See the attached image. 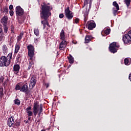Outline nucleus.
Instances as JSON below:
<instances>
[{
	"label": "nucleus",
	"instance_id": "f257e3e1",
	"mask_svg": "<svg viewBox=\"0 0 131 131\" xmlns=\"http://www.w3.org/2000/svg\"><path fill=\"white\" fill-rule=\"evenodd\" d=\"M41 7L40 17L45 19L44 20H41V23L43 25V29H46V25L48 27H51V26H50L49 22L47 20L52 15L51 11L53 10V6H48V4L43 3L41 4Z\"/></svg>",
	"mask_w": 131,
	"mask_h": 131
},
{
	"label": "nucleus",
	"instance_id": "f03ea898",
	"mask_svg": "<svg viewBox=\"0 0 131 131\" xmlns=\"http://www.w3.org/2000/svg\"><path fill=\"white\" fill-rule=\"evenodd\" d=\"M13 54L10 53L7 57L3 56L0 58V67H8L11 63L12 61V56Z\"/></svg>",
	"mask_w": 131,
	"mask_h": 131
},
{
	"label": "nucleus",
	"instance_id": "7ed1b4c3",
	"mask_svg": "<svg viewBox=\"0 0 131 131\" xmlns=\"http://www.w3.org/2000/svg\"><path fill=\"white\" fill-rule=\"evenodd\" d=\"M41 112H42V107L41 106V105H39L38 102H35L33 106L34 115L36 116V115H37V113H38V117H40Z\"/></svg>",
	"mask_w": 131,
	"mask_h": 131
},
{
	"label": "nucleus",
	"instance_id": "20e7f679",
	"mask_svg": "<svg viewBox=\"0 0 131 131\" xmlns=\"http://www.w3.org/2000/svg\"><path fill=\"white\" fill-rule=\"evenodd\" d=\"M28 55L29 58H33L34 56V46L32 45H29L27 46Z\"/></svg>",
	"mask_w": 131,
	"mask_h": 131
},
{
	"label": "nucleus",
	"instance_id": "39448f33",
	"mask_svg": "<svg viewBox=\"0 0 131 131\" xmlns=\"http://www.w3.org/2000/svg\"><path fill=\"white\" fill-rule=\"evenodd\" d=\"M64 13L66 17L68 19V20H71L73 18V13L71 11H70V7H67L65 10Z\"/></svg>",
	"mask_w": 131,
	"mask_h": 131
},
{
	"label": "nucleus",
	"instance_id": "423d86ee",
	"mask_svg": "<svg viewBox=\"0 0 131 131\" xmlns=\"http://www.w3.org/2000/svg\"><path fill=\"white\" fill-rule=\"evenodd\" d=\"M20 92H22L23 93H26L27 96H30V95L32 94L30 90L28 89V86L26 84H24L23 86H21Z\"/></svg>",
	"mask_w": 131,
	"mask_h": 131
},
{
	"label": "nucleus",
	"instance_id": "0eeeda50",
	"mask_svg": "<svg viewBox=\"0 0 131 131\" xmlns=\"http://www.w3.org/2000/svg\"><path fill=\"white\" fill-rule=\"evenodd\" d=\"M86 27L89 30H93L94 28H96V23L94 20H90L87 22Z\"/></svg>",
	"mask_w": 131,
	"mask_h": 131
},
{
	"label": "nucleus",
	"instance_id": "6e6552de",
	"mask_svg": "<svg viewBox=\"0 0 131 131\" xmlns=\"http://www.w3.org/2000/svg\"><path fill=\"white\" fill-rule=\"evenodd\" d=\"M119 47L118 46L116 45V42H114L110 45V52H111V53H113V54H115V53H116V52H117V49L116 48Z\"/></svg>",
	"mask_w": 131,
	"mask_h": 131
},
{
	"label": "nucleus",
	"instance_id": "1a4fd4ad",
	"mask_svg": "<svg viewBox=\"0 0 131 131\" xmlns=\"http://www.w3.org/2000/svg\"><path fill=\"white\" fill-rule=\"evenodd\" d=\"M7 124L8 126L13 127H15V117L14 116H12L8 118Z\"/></svg>",
	"mask_w": 131,
	"mask_h": 131
},
{
	"label": "nucleus",
	"instance_id": "9d476101",
	"mask_svg": "<svg viewBox=\"0 0 131 131\" xmlns=\"http://www.w3.org/2000/svg\"><path fill=\"white\" fill-rule=\"evenodd\" d=\"M16 16H22L24 14V10L21 8V6H17L15 8Z\"/></svg>",
	"mask_w": 131,
	"mask_h": 131
},
{
	"label": "nucleus",
	"instance_id": "9b49d317",
	"mask_svg": "<svg viewBox=\"0 0 131 131\" xmlns=\"http://www.w3.org/2000/svg\"><path fill=\"white\" fill-rule=\"evenodd\" d=\"M67 46V42L65 40H62L59 45V50L63 51L64 49H66Z\"/></svg>",
	"mask_w": 131,
	"mask_h": 131
},
{
	"label": "nucleus",
	"instance_id": "f8f14e48",
	"mask_svg": "<svg viewBox=\"0 0 131 131\" xmlns=\"http://www.w3.org/2000/svg\"><path fill=\"white\" fill-rule=\"evenodd\" d=\"M123 41L124 43H129L131 41V38L129 37L127 34H125L123 36Z\"/></svg>",
	"mask_w": 131,
	"mask_h": 131
},
{
	"label": "nucleus",
	"instance_id": "ddd939ff",
	"mask_svg": "<svg viewBox=\"0 0 131 131\" xmlns=\"http://www.w3.org/2000/svg\"><path fill=\"white\" fill-rule=\"evenodd\" d=\"M36 83V79H35L34 78H32L29 84L30 90H32V88L34 86H35Z\"/></svg>",
	"mask_w": 131,
	"mask_h": 131
},
{
	"label": "nucleus",
	"instance_id": "4468645a",
	"mask_svg": "<svg viewBox=\"0 0 131 131\" xmlns=\"http://www.w3.org/2000/svg\"><path fill=\"white\" fill-rule=\"evenodd\" d=\"M13 70L16 73H18L19 70H20V66H19V64L14 65L13 67Z\"/></svg>",
	"mask_w": 131,
	"mask_h": 131
},
{
	"label": "nucleus",
	"instance_id": "2eb2a0df",
	"mask_svg": "<svg viewBox=\"0 0 131 131\" xmlns=\"http://www.w3.org/2000/svg\"><path fill=\"white\" fill-rule=\"evenodd\" d=\"M68 59L70 64H73L74 63V58H73L72 55H69V56H68Z\"/></svg>",
	"mask_w": 131,
	"mask_h": 131
},
{
	"label": "nucleus",
	"instance_id": "dca6fc26",
	"mask_svg": "<svg viewBox=\"0 0 131 131\" xmlns=\"http://www.w3.org/2000/svg\"><path fill=\"white\" fill-rule=\"evenodd\" d=\"M60 39H62V40H65V33L64 32V30H62L60 34Z\"/></svg>",
	"mask_w": 131,
	"mask_h": 131
},
{
	"label": "nucleus",
	"instance_id": "f3484780",
	"mask_svg": "<svg viewBox=\"0 0 131 131\" xmlns=\"http://www.w3.org/2000/svg\"><path fill=\"white\" fill-rule=\"evenodd\" d=\"M92 36L86 35L85 38V42L86 43H89V42L92 40Z\"/></svg>",
	"mask_w": 131,
	"mask_h": 131
},
{
	"label": "nucleus",
	"instance_id": "a211bd4d",
	"mask_svg": "<svg viewBox=\"0 0 131 131\" xmlns=\"http://www.w3.org/2000/svg\"><path fill=\"white\" fill-rule=\"evenodd\" d=\"M5 39V36H4V32H3V29L0 28V41Z\"/></svg>",
	"mask_w": 131,
	"mask_h": 131
},
{
	"label": "nucleus",
	"instance_id": "6ab92c4d",
	"mask_svg": "<svg viewBox=\"0 0 131 131\" xmlns=\"http://www.w3.org/2000/svg\"><path fill=\"white\" fill-rule=\"evenodd\" d=\"M2 51L5 55H7L8 53V47H7V46L3 45L2 47Z\"/></svg>",
	"mask_w": 131,
	"mask_h": 131
},
{
	"label": "nucleus",
	"instance_id": "aec40b11",
	"mask_svg": "<svg viewBox=\"0 0 131 131\" xmlns=\"http://www.w3.org/2000/svg\"><path fill=\"white\" fill-rule=\"evenodd\" d=\"M29 60L30 61L28 69H30L33 65V57H30Z\"/></svg>",
	"mask_w": 131,
	"mask_h": 131
},
{
	"label": "nucleus",
	"instance_id": "412c9836",
	"mask_svg": "<svg viewBox=\"0 0 131 131\" xmlns=\"http://www.w3.org/2000/svg\"><path fill=\"white\" fill-rule=\"evenodd\" d=\"M13 102L14 105H17V106H19L20 104H21V101L18 98L14 99Z\"/></svg>",
	"mask_w": 131,
	"mask_h": 131
},
{
	"label": "nucleus",
	"instance_id": "4be33fe9",
	"mask_svg": "<svg viewBox=\"0 0 131 131\" xmlns=\"http://www.w3.org/2000/svg\"><path fill=\"white\" fill-rule=\"evenodd\" d=\"M8 22V17L5 16L1 19V23L3 24H6Z\"/></svg>",
	"mask_w": 131,
	"mask_h": 131
},
{
	"label": "nucleus",
	"instance_id": "5701e85b",
	"mask_svg": "<svg viewBox=\"0 0 131 131\" xmlns=\"http://www.w3.org/2000/svg\"><path fill=\"white\" fill-rule=\"evenodd\" d=\"M23 35H24V33L21 32L19 36L17 37V41H20L21 39H22V38L23 37Z\"/></svg>",
	"mask_w": 131,
	"mask_h": 131
},
{
	"label": "nucleus",
	"instance_id": "b1692460",
	"mask_svg": "<svg viewBox=\"0 0 131 131\" xmlns=\"http://www.w3.org/2000/svg\"><path fill=\"white\" fill-rule=\"evenodd\" d=\"M19 50H20V46L18 44H16L15 45V51H14L15 54H17L18 52H19Z\"/></svg>",
	"mask_w": 131,
	"mask_h": 131
},
{
	"label": "nucleus",
	"instance_id": "393cba45",
	"mask_svg": "<svg viewBox=\"0 0 131 131\" xmlns=\"http://www.w3.org/2000/svg\"><path fill=\"white\" fill-rule=\"evenodd\" d=\"M4 97V88L3 87H0V98H3Z\"/></svg>",
	"mask_w": 131,
	"mask_h": 131
},
{
	"label": "nucleus",
	"instance_id": "a878e982",
	"mask_svg": "<svg viewBox=\"0 0 131 131\" xmlns=\"http://www.w3.org/2000/svg\"><path fill=\"white\" fill-rule=\"evenodd\" d=\"M113 5L116 7L117 11H119V6H118V4L116 2H114Z\"/></svg>",
	"mask_w": 131,
	"mask_h": 131
},
{
	"label": "nucleus",
	"instance_id": "bb28decb",
	"mask_svg": "<svg viewBox=\"0 0 131 131\" xmlns=\"http://www.w3.org/2000/svg\"><path fill=\"white\" fill-rule=\"evenodd\" d=\"M34 33L36 36H38V35H39V31H38V29H34Z\"/></svg>",
	"mask_w": 131,
	"mask_h": 131
},
{
	"label": "nucleus",
	"instance_id": "cd10ccee",
	"mask_svg": "<svg viewBox=\"0 0 131 131\" xmlns=\"http://www.w3.org/2000/svg\"><path fill=\"white\" fill-rule=\"evenodd\" d=\"M124 64L125 65H129V64H130V62H129V60L128 58H125L124 59Z\"/></svg>",
	"mask_w": 131,
	"mask_h": 131
},
{
	"label": "nucleus",
	"instance_id": "c85d7f7f",
	"mask_svg": "<svg viewBox=\"0 0 131 131\" xmlns=\"http://www.w3.org/2000/svg\"><path fill=\"white\" fill-rule=\"evenodd\" d=\"M110 31H111V30L110 29H106L104 30V32L105 34H106V35H108L110 33Z\"/></svg>",
	"mask_w": 131,
	"mask_h": 131
},
{
	"label": "nucleus",
	"instance_id": "c756f323",
	"mask_svg": "<svg viewBox=\"0 0 131 131\" xmlns=\"http://www.w3.org/2000/svg\"><path fill=\"white\" fill-rule=\"evenodd\" d=\"M88 4H90V6H91V5H92V1H85L84 6H88Z\"/></svg>",
	"mask_w": 131,
	"mask_h": 131
},
{
	"label": "nucleus",
	"instance_id": "7c9ffc66",
	"mask_svg": "<svg viewBox=\"0 0 131 131\" xmlns=\"http://www.w3.org/2000/svg\"><path fill=\"white\" fill-rule=\"evenodd\" d=\"M15 90L16 91H20L21 92V86H20L19 84H16L15 86Z\"/></svg>",
	"mask_w": 131,
	"mask_h": 131
},
{
	"label": "nucleus",
	"instance_id": "2f4dec72",
	"mask_svg": "<svg viewBox=\"0 0 131 131\" xmlns=\"http://www.w3.org/2000/svg\"><path fill=\"white\" fill-rule=\"evenodd\" d=\"M27 114L28 115L29 117H30V116H32L33 115V113L31 111H30L29 112H26Z\"/></svg>",
	"mask_w": 131,
	"mask_h": 131
},
{
	"label": "nucleus",
	"instance_id": "473e14b6",
	"mask_svg": "<svg viewBox=\"0 0 131 131\" xmlns=\"http://www.w3.org/2000/svg\"><path fill=\"white\" fill-rule=\"evenodd\" d=\"M125 4H126L127 7H129V5H130V1H125Z\"/></svg>",
	"mask_w": 131,
	"mask_h": 131
},
{
	"label": "nucleus",
	"instance_id": "72a5a7b5",
	"mask_svg": "<svg viewBox=\"0 0 131 131\" xmlns=\"http://www.w3.org/2000/svg\"><path fill=\"white\" fill-rule=\"evenodd\" d=\"M118 12V10H114V8H113V14L114 16H116L117 15V12Z\"/></svg>",
	"mask_w": 131,
	"mask_h": 131
},
{
	"label": "nucleus",
	"instance_id": "f704fd0d",
	"mask_svg": "<svg viewBox=\"0 0 131 131\" xmlns=\"http://www.w3.org/2000/svg\"><path fill=\"white\" fill-rule=\"evenodd\" d=\"M84 21L85 22V23L86 22V21H88V14H84Z\"/></svg>",
	"mask_w": 131,
	"mask_h": 131
},
{
	"label": "nucleus",
	"instance_id": "c9c22d12",
	"mask_svg": "<svg viewBox=\"0 0 131 131\" xmlns=\"http://www.w3.org/2000/svg\"><path fill=\"white\" fill-rule=\"evenodd\" d=\"M20 122H16L15 123H14L15 127H16V126L17 127H18V126H20Z\"/></svg>",
	"mask_w": 131,
	"mask_h": 131
},
{
	"label": "nucleus",
	"instance_id": "e433bc0d",
	"mask_svg": "<svg viewBox=\"0 0 131 131\" xmlns=\"http://www.w3.org/2000/svg\"><path fill=\"white\" fill-rule=\"evenodd\" d=\"M4 13H7V14H8V13H9V9H8L7 7L4 8Z\"/></svg>",
	"mask_w": 131,
	"mask_h": 131
},
{
	"label": "nucleus",
	"instance_id": "4c0bfd02",
	"mask_svg": "<svg viewBox=\"0 0 131 131\" xmlns=\"http://www.w3.org/2000/svg\"><path fill=\"white\" fill-rule=\"evenodd\" d=\"M4 31L5 32V33H7V32H8V28L7 27V26H4Z\"/></svg>",
	"mask_w": 131,
	"mask_h": 131
},
{
	"label": "nucleus",
	"instance_id": "58836bf2",
	"mask_svg": "<svg viewBox=\"0 0 131 131\" xmlns=\"http://www.w3.org/2000/svg\"><path fill=\"white\" fill-rule=\"evenodd\" d=\"M32 107L31 106H28L27 108H26V112H28L29 111H31L30 110H31L32 109Z\"/></svg>",
	"mask_w": 131,
	"mask_h": 131
},
{
	"label": "nucleus",
	"instance_id": "ea45409f",
	"mask_svg": "<svg viewBox=\"0 0 131 131\" xmlns=\"http://www.w3.org/2000/svg\"><path fill=\"white\" fill-rule=\"evenodd\" d=\"M7 84H8V80L5 81L3 83V85L5 88V86H7Z\"/></svg>",
	"mask_w": 131,
	"mask_h": 131
},
{
	"label": "nucleus",
	"instance_id": "a19ab883",
	"mask_svg": "<svg viewBox=\"0 0 131 131\" xmlns=\"http://www.w3.org/2000/svg\"><path fill=\"white\" fill-rule=\"evenodd\" d=\"M79 22V19L76 18V19H75L74 20V23H76V24H77V23H78Z\"/></svg>",
	"mask_w": 131,
	"mask_h": 131
},
{
	"label": "nucleus",
	"instance_id": "79ce46f5",
	"mask_svg": "<svg viewBox=\"0 0 131 131\" xmlns=\"http://www.w3.org/2000/svg\"><path fill=\"white\" fill-rule=\"evenodd\" d=\"M9 13L10 16H13V15H14V11L13 10H10Z\"/></svg>",
	"mask_w": 131,
	"mask_h": 131
},
{
	"label": "nucleus",
	"instance_id": "37998d69",
	"mask_svg": "<svg viewBox=\"0 0 131 131\" xmlns=\"http://www.w3.org/2000/svg\"><path fill=\"white\" fill-rule=\"evenodd\" d=\"M38 40H39V38H35L34 39V42H35V43H37V42H38Z\"/></svg>",
	"mask_w": 131,
	"mask_h": 131
},
{
	"label": "nucleus",
	"instance_id": "c03bdc74",
	"mask_svg": "<svg viewBox=\"0 0 131 131\" xmlns=\"http://www.w3.org/2000/svg\"><path fill=\"white\" fill-rule=\"evenodd\" d=\"M59 17L60 19H62V18H64V14L63 13H61L59 14Z\"/></svg>",
	"mask_w": 131,
	"mask_h": 131
},
{
	"label": "nucleus",
	"instance_id": "a18cd8bd",
	"mask_svg": "<svg viewBox=\"0 0 131 131\" xmlns=\"http://www.w3.org/2000/svg\"><path fill=\"white\" fill-rule=\"evenodd\" d=\"M4 82V77L2 76L0 78V83Z\"/></svg>",
	"mask_w": 131,
	"mask_h": 131
},
{
	"label": "nucleus",
	"instance_id": "49530a36",
	"mask_svg": "<svg viewBox=\"0 0 131 131\" xmlns=\"http://www.w3.org/2000/svg\"><path fill=\"white\" fill-rule=\"evenodd\" d=\"M13 9H14V7L13 6V5H10L9 10H13Z\"/></svg>",
	"mask_w": 131,
	"mask_h": 131
},
{
	"label": "nucleus",
	"instance_id": "de8ad7c7",
	"mask_svg": "<svg viewBox=\"0 0 131 131\" xmlns=\"http://www.w3.org/2000/svg\"><path fill=\"white\" fill-rule=\"evenodd\" d=\"M45 85H46V89H48V88H49V86H50V84L45 83Z\"/></svg>",
	"mask_w": 131,
	"mask_h": 131
},
{
	"label": "nucleus",
	"instance_id": "09e8293b",
	"mask_svg": "<svg viewBox=\"0 0 131 131\" xmlns=\"http://www.w3.org/2000/svg\"><path fill=\"white\" fill-rule=\"evenodd\" d=\"M11 32H12V33H14V32H15V31L14 30L13 28L11 29Z\"/></svg>",
	"mask_w": 131,
	"mask_h": 131
},
{
	"label": "nucleus",
	"instance_id": "8fccbe9b",
	"mask_svg": "<svg viewBox=\"0 0 131 131\" xmlns=\"http://www.w3.org/2000/svg\"><path fill=\"white\" fill-rule=\"evenodd\" d=\"M19 58H20V55H17V57H16V59L17 60H19Z\"/></svg>",
	"mask_w": 131,
	"mask_h": 131
},
{
	"label": "nucleus",
	"instance_id": "3c124183",
	"mask_svg": "<svg viewBox=\"0 0 131 131\" xmlns=\"http://www.w3.org/2000/svg\"><path fill=\"white\" fill-rule=\"evenodd\" d=\"M31 119V118H30V117L28 118V120H30Z\"/></svg>",
	"mask_w": 131,
	"mask_h": 131
},
{
	"label": "nucleus",
	"instance_id": "603ef678",
	"mask_svg": "<svg viewBox=\"0 0 131 131\" xmlns=\"http://www.w3.org/2000/svg\"><path fill=\"white\" fill-rule=\"evenodd\" d=\"M41 131H46L45 129H42Z\"/></svg>",
	"mask_w": 131,
	"mask_h": 131
},
{
	"label": "nucleus",
	"instance_id": "864d4df0",
	"mask_svg": "<svg viewBox=\"0 0 131 131\" xmlns=\"http://www.w3.org/2000/svg\"><path fill=\"white\" fill-rule=\"evenodd\" d=\"M125 1H130V0H125Z\"/></svg>",
	"mask_w": 131,
	"mask_h": 131
},
{
	"label": "nucleus",
	"instance_id": "5fc2aeb1",
	"mask_svg": "<svg viewBox=\"0 0 131 131\" xmlns=\"http://www.w3.org/2000/svg\"><path fill=\"white\" fill-rule=\"evenodd\" d=\"M48 5H50V4L48 3Z\"/></svg>",
	"mask_w": 131,
	"mask_h": 131
}]
</instances>
